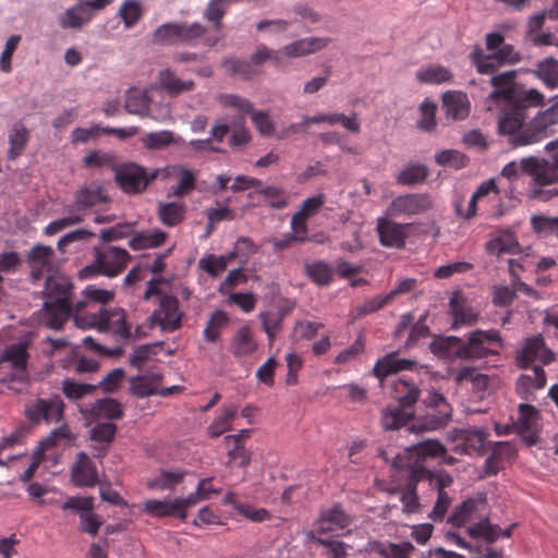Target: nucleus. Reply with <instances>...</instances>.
Returning a JSON list of instances; mask_svg holds the SVG:
<instances>
[{"label": "nucleus", "instance_id": "e2e57ef3", "mask_svg": "<svg viewBox=\"0 0 558 558\" xmlns=\"http://www.w3.org/2000/svg\"><path fill=\"white\" fill-rule=\"evenodd\" d=\"M531 226L539 236L547 238L555 233L558 227V217L533 216L531 218Z\"/></svg>", "mask_w": 558, "mask_h": 558}, {"label": "nucleus", "instance_id": "4c0bfd02", "mask_svg": "<svg viewBox=\"0 0 558 558\" xmlns=\"http://www.w3.org/2000/svg\"><path fill=\"white\" fill-rule=\"evenodd\" d=\"M542 430L541 415L538 411L525 403V446L536 445Z\"/></svg>", "mask_w": 558, "mask_h": 558}, {"label": "nucleus", "instance_id": "7ed1b4c3", "mask_svg": "<svg viewBox=\"0 0 558 558\" xmlns=\"http://www.w3.org/2000/svg\"><path fill=\"white\" fill-rule=\"evenodd\" d=\"M73 284L68 277L48 275L43 292L44 305L40 322L51 328L61 329L71 315Z\"/></svg>", "mask_w": 558, "mask_h": 558}, {"label": "nucleus", "instance_id": "f3484780", "mask_svg": "<svg viewBox=\"0 0 558 558\" xmlns=\"http://www.w3.org/2000/svg\"><path fill=\"white\" fill-rule=\"evenodd\" d=\"M523 175V159L518 161L508 162L501 170L499 177L496 179L500 191L509 199L520 201V192L518 184Z\"/></svg>", "mask_w": 558, "mask_h": 558}, {"label": "nucleus", "instance_id": "c85d7f7f", "mask_svg": "<svg viewBox=\"0 0 558 558\" xmlns=\"http://www.w3.org/2000/svg\"><path fill=\"white\" fill-rule=\"evenodd\" d=\"M26 434V428L19 427L12 434L3 438L0 444V465H7L8 462H15L26 457V453H7V451H12L16 446L23 445Z\"/></svg>", "mask_w": 558, "mask_h": 558}, {"label": "nucleus", "instance_id": "7c9ffc66", "mask_svg": "<svg viewBox=\"0 0 558 558\" xmlns=\"http://www.w3.org/2000/svg\"><path fill=\"white\" fill-rule=\"evenodd\" d=\"M420 389L413 383L405 379H398L392 386V396L399 407L413 409L420 397Z\"/></svg>", "mask_w": 558, "mask_h": 558}, {"label": "nucleus", "instance_id": "8fccbe9b", "mask_svg": "<svg viewBox=\"0 0 558 558\" xmlns=\"http://www.w3.org/2000/svg\"><path fill=\"white\" fill-rule=\"evenodd\" d=\"M231 4L228 0H209L204 11V19L213 23L216 31H220L222 26V19Z\"/></svg>", "mask_w": 558, "mask_h": 558}, {"label": "nucleus", "instance_id": "4d7b16f0", "mask_svg": "<svg viewBox=\"0 0 558 558\" xmlns=\"http://www.w3.org/2000/svg\"><path fill=\"white\" fill-rule=\"evenodd\" d=\"M61 509L80 514L81 519L82 513L85 514L94 510V498L90 496H72L61 504Z\"/></svg>", "mask_w": 558, "mask_h": 558}, {"label": "nucleus", "instance_id": "6e6d98bb", "mask_svg": "<svg viewBox=\"0 0 558 558\" xmlns=\"http://www.w3.org/2000/svg\"><path fill=\"white\" fill-rule=\"evenodd\" d=\"M198 267L213 278L219 277L226 269V260L222 256L207 254L198 260Z\"/></svg>", "mask_w": 558, "mask_h": 558}, {"label": "nucleus", "instance_id": "dca6fc26", "mask_svg": "<svg viewBox=\"0 0 558 558\" xmlns=\"http://www.w3.org/2000/svg\"><path fill=\"white\" fill-rule=\"evenodd\" d=\"M353 521V518L348 513L343 506L339 502L332 505L328 509H322L316 520L318 525V534H324L332 531L333 527L344 529L348 527Z\"/></svg>", "mask_w": 558, "mask_h": 558}, {"label": "nucleus", "instance_id": "37998d69", "mask_svg": "<svg viewBox=\"0 0 558 558\" xmlns=\"http://www.w3.org/2000/svg\"><path fill=\"white\" fill-rule=\"evenodd\" d=\"M453 75L447 68L435 64L416 72V80L424 84H442L450 82Z\"/></svg>", "mask_w": 558, "mask_h": 558}, {"label": "nucleus", "instance_id": "1a4fd4ad", "mask_svg": "<svg viewBox=\"0 0 558 558\" xmlns=\"http://www.w3.org/2000/svg\"><path fill=\"white\" fill-rule=\"evenodd\" d=\"M470 60L480 74H493L504 64L514 63L520 58L512 45L505 43L497 51L487 54L476 46L470 53Z\"/></svg>", "mask_w": 558, "mask_h": 558}, {"label": "nucleus", "instance_id": "c03bdc74", "mask_svg": "<svg viewBox=\"0 0 558 558\" xmlns=\"http://www.w3.org/2000/svg\"><path fill=\"white\" fill-rule=\"evenodd\" d=\"M305 274L317 286H328L333 280L332 267L323 260L306 264Z\"/></svg>", "mask_w": 558, "mask_h": 558}, {"label": "nucleus", "instance_id": "cd10ccee", "mask_svg": "<svg viewBox=\"0 0 558 558\" xmlns=\"http://www.w3.org/2000/svg\"><path fill=\"white\" fill-rule=\"evenodd\" d=\"M160 87L171 97H177L182 93L191 92L195 87L192 80H181L169 69L161 70L158 74Z\"/></svg>", "mask_w": 558, "mask_h": 558}, {"label": "nucleus", "instance_id": "58836bf2", "mask_svg": "<svg viewBox=\"0 0 558 558\" xmlns=\"http://www.w3.org/2000/svg\"><path fill=\"white\" fill-rule=\"evenodd\" d=\"M167 234L161 230L140 232L130 241V247L134 251L157 247L166 241Z\"/></svg>", "mask_w": 558, "mask_h": 558}, {"label": "nucleus", "instance_id": "0eeeda50", "mask_svg": "<svg viewBox=\"0 0 558 558\" xmlns=\"http://www.w3.org/2000/svg\"><path fill=\"white\" fill-rule=\"evenodd\" d=\"M130 259L131 255L125 248L111 245L105 248L96 247L94 263L81 270V277L89 278L96 274L109 278L117 277L126 268Z\"/></svg>", "mask_w": 558, "mask_h": 558}, {"label": "nucleus", "instance_id": "a19ab883", "mask_svg": "<svg viewBox=\"0 0 558 558\" xmlns=\"http://www.w3.org/2000/svg\"><path fill=\"white\" fill-rule=\"evenodd\" d=\"M184 214L185 205L183 203H160L158 206V217L168 227L179 225L183 220Z\"/></svg>", "mask_w": 558, "mask_h": 558}, {"label": "nucleus", "instance_id": "bb28decb", "mask_svg": "<svg viewBox=\"0 0 558 558\" xmlns=\"http://www.w3.org/2000/svg\"><path fill=\"white\" fill-rule=\"evenodd\" d=\"M161 380L162 375L160 373L149 372L142 376L131 378L130 389L131 392L138 398L158 395V388Z\"/></svg>", "mask_w": 558, "mask_h": 558}, {"label": "nucleus", "instance_id": "393cba45", "mask_svg": "<svg viewBox=\"0 0 558 558\" xmlns=\"http://www.w3.org/2000/svg\"><path fill=\"white\" fill-rule=\"evenodd\" d=\"M414 411L410 408L399 405H387L380 417L381 426L385 430H396L405 426L410 420L414 421Z\"/></svg>", "mask_w": 558, "mask_h": 558}, {"label": "nucleus", "instance_id": "b1692460", "mask_svg": "<svg viewBox=\"0 0 558 558\" xmlns=\"http://www.w3.org/2000/svg\"><path fill=\"white\" fill-rule=\"evenodd\" d=\"M72 481L76 486H94L97 483V470L85 452H78L72 466Z\"/></svg>", "mask_w": 558, "mask_h": 558}, {"label": "nucleus", "instance_id": "423d86ee", "mask_svg": "<svg viewBox=\"0 0 558 558\" xmlns=\"http://www.w3.org/2000/svg\"><path fill=\"white\" fill-rule=\"evenodd\" d=\"M76 326L82 329L95 328L98 331L110 332L120 340L131 337V325L126 320L123 308H100L98 312L76 318Z\"/></svg>", "mask_w": 558, "mask_h": 558}, {"label": "nucleus", "instance_id": "de8ad7c7", "mask_svg": "<svg viewBox=\"0 0 558 558\" xmlns=\"http://www.w3.org/2000/svg\"><path fill=\"white\" fill-rule=\"evenodd\" d=\"M124 107L131 114L145 116L148 113L149 97L145 92L131 89L126 95Z\"/></svg>", "mask_w": 558, "mask_h": 558}, {"label": "nucleus", "instance_id": "9b49d317", "mask_svg": "<svg viewBox=\"0 0 558 558\" xmlns=\"http://www.w3.org/2000/svg\"><path fill=\"white\" fill-rule=\"evenodd\" d=\"M25 413L27 418L35 424L59 423L63 418L64 402L60 396L48 399L38 398L26 407Z\"/></svg>", "mask_w": 558, "mask_h": 558}, {"label": "nucleus", "instance_id": "f8f14e48", "mask_svg": "<svg viewBox=\"0 0 558 558\" xmlns=\"http://www.w3.org/2000/svg\"><path fill=\"white\" fill-rule=\"evenodd\" d=\"M433 201L428 194H405L396 197L390 206L391 216H415L428 211Z\"/></svg>", "mask_w": 558, "mask_h": 558}, {"label": "nucleus", "instance_id": "f704fd0d", "mask_svg": "<svg viewBox=\"0 0 558 558\" xmlns=\"http://www.w3.org/2000/svg\"><path fill=\"white\" fill-rule=\"evenodd\" d=\"M465 380H470L472 384V391L474 398L482 400L488 388L489 378L487 375L475 373L474 369L464 367L456 374V381L462 384Z\"/></svg>", "mask_w": 558, "mask_h": 558}, {"label": "nucleus", "instance_id": "2eb2a0df", "mask_svg": "<svg viewBox=\"0 0 558 558\" xmlns=\"http://www.w3.org/2000/svg\"><path fill=\"white\" fill-rule=\"evenodd\" d=\"M166 331H174L181 326L182 313L179 310V301L173 295H162L159 302V311L151 316Z\"/></svg>", "mask_w": 558, "mask_h": 558}, {"label": "nucleus", "instance_id": "69168bd1", "mask_svg": "<svg viewBox=\"0 0 558 558\" xmlns=\"http://www.w3.org/2000/svg\"><path fill=\"white\" fill-rule=\"evenodd\" d=\"M435 160L440 166H448L454 169H462L468 163V158L460 151L447 149L438 153Z\"/></svg>", "mask_w": 558, "mask_h": 558}, {"label": "nucleus", "instance_id": "49530a36", "mask_svg": "<svg viewBox=\"0 0 558 558\" xmlns=\"http://www.w3.org/2000/svg\"><path fill=\"white\" fill-rule=\"evenodd\" d=\"M143 14L144 10L138 0H124L118 10V16L122 20L126 29L134 27Z\"/></svg>", "mask_w": 558, "mask_h": 558}, {"label": "nucleus", "instance_id": "ea45409f", "mask_svg": "<svg viewBox=\"0 0 558 558\" xmlns=\"http://www.w3.org/2000/svg\"><path fill=\"white\" fill-rule=\"evenodd\" d=\"M533 172L535 174V182L539 186L532 189L530 197L542 202H548L556 197V194H554L555 186L550 185L553 182L551 177L542 169L533 170Z\"/></svg>", "mask_w": 558, "mask_h": 558}, {"label": "nucleus", "instance_id": "2f4dec72", "mask_svg": "<svg viewBox=\"0 0 558 558\" xmlns=\"http://www.w3.org/2000/svg\"><path fill=\"white\" fill-rule=\"evenodd\" d=\"M179 505L174 499H149L144 502V511L155 518L174 517L184 520L182 512L178 513Z\"/></svg>", "mask_w": 558, "mask_h": 558}, {"label": "nucleus", "instance_id": "39448f33", "mask_svg": "<svg viewBox=\"0 0 558 558\" xmlns=\"http://www.w3.org/2000/svg\"><path fill=\"white\" fill-rule=\"evenodd\" d=\"M27 342L12 343L0 355V381L11 384V389L21 391L27 385Z\"/></svg>", "mask_w": 558, "mask_h": 558}, {"label": "nucleus", "instance_id": "a878e982", "mask_svg": "<svg viewBox=\"0 0 558 558\" xmlns=\"http://www.w3.org/2000/svg\"><path fill=\"white\" fill-rule=\"evenodd\" d=\"M462 444L457 445L454 450L466 454H483L485 452L487 433L483 429L460 430Z\"/></svg>", "mask_w": 558, "mask_h": 558}, {"label": "nucleus", "instance_id": "680f3d73", "mask_svg": "<svg viewBox=\"0 0 558 558\" xmlns=\"http://www.w3.org/2000/svg\"><path fill=\"white\" fill-rule=\"evenodd\" d=\"M153 41L162 46L177 45V22L165 23L153 34Z\"/></svg>", "mask_w": 558, "mask_h": 558}, {"label": "nucleus", "instance_id": "a18cd8bd", "mask_svg": "<svg viewBox=\"0 0 558 558\" xmlns=\"http://www.w3.org/2000/svg\"><path fill=\"white\" fill-rule=\"evenodd\" d=\"M59 437H61V438L69 437V430L65 426L54 429L47 438L43 439L39 442V445L37 446L36 450L33 452L32 456L26 454V457L22 458L20 461L32 460L38 464H41V462L45 459V452L48 449H51L56 446L57 438H59Z\"/></svg>", "mask_w": 558, "mask_h": 558}, {"label": "nucleus", "instance_id": "4be33fe9", "mask_svg": "<svg viewBox=\"0 0 558 558\" xmlns=\"http://www.w3.org/2000/svg\"><path fill=\"white\" fill-rule=\"evenodd\" d=\"M251 437V429H242L239 434L228 435L225 440L228 447V463L244 468L251 461V453L244 447V439Z\"/></svg>", "mask_w": 558, "mask_h": 558}, {"label": "nucleus", "instance_id": "20e7f679", "mask_svg": "<svg viewBox=\"0 0 558 558\" xmlns=\"http://www.w3.org/2000/svg\"><path fill=\"white\" fill-rule=\"evenodd\" d=\"M425 411L410 425L411 433L434 432L445 428L452 420V407L442 392L435 388L426 391L423 399Z\"/></svg>", "mask_w": 558, "mask_h": 558}, {"label": "nucleus", "instance_id": "603ef678", "mask_svg": "<svg viewBox=\"0 0 558 558\" xmlns=\"http://www.w3.org/2000/svg\"><path fill=\"white\" fill-rule=\"evenodd\" d=\"M428 170L424 165H410L405 167L397 177L402 185H414L425 181Z\"/></svg>", "mask_w": 558, "mask_h": 558}, {"label": "nucleus", "instance_id": "c756f323", "mask_svg": "<svg viewBox=\"0 0 558 558\" xmlns=\"http://www.w3.org/2000/svg\"><path fill=\"white\" fill-rule=\"evenodd\" d=\"M89 9L90 8L81 3H76L73 7L68 8L60 16V26L64 29H80L83 25L87 24L92 20Z\"/></svg>", "mask_w": 558, "mask_h": 558}, {"label": "nucleus", "instance_id": "0e129e2a", "mask_svg": "<svg viewBox=\"0 0 558 558\" xmlns=\"http://www.w3.org/2000/svg\"><path fill=\"white\" fill-rule=\"evenodd\" d=\"M69 216L51 221L45 228V234L54 235L70 226H74L84 221V217L78 213H74V210L71 207L69 209Z\"/></svg>", "mask_w": 558, "mask_h": 558}, {"label": "nucleus", "instance_id": "f257e3e1", "mask_svg": "<svg viewBox=\"0 0 558 558\" xmlns=\"http://www.w3.org/2000/svg\"><path fill=\"white\" fill-rule=\"evenodd\" d=\"M446 447L436 439H427L413 445L403 453L393 448L379 449V457L390 463L395 475L404 482L403 488H416L427 484L430 488H447L452 484V477L444 470H430L428 458L442 457L446 464L452 465L456 458L446 454Z\"/></svg>", "mask_w": 558, "mask_h": 558}, {"label": "nucleus", "instance_id": "72a5a7b5", "mask_svg": "<svg viewBox=\"0 0 558 558\" xmlns=\"http://www.w3.org/2000/svg\"><path fill=\"white\" fill-rule=\"evenodd\" d=\"M205 34L207 28L201 23L177 22V45L195 47Z\"/></svg>", "mask_w": 558, "mask_h": 558}, {"label": "nucleus", "instance_id": "aec40b11", "mask_svg": "<svg viewBox=\"0 0 558 558\" xmlns=\"http://www.w3.org/2000/svg\"><path fill=\"white\" fill-rule=\"evenodd\" d=\"M407 229V225H400L385 218H380L377 223L380 243L388 247H403L408 236Z\"/></svg>", "mask_w": 558, "mask_h": 558}, {"label": "nucleus", "instance_id": "79ce46f5", "mask_svg": "<svg viewBox=\"0 0 558 558\" xmlns=\"http://www.w3.org/2000/svg\"><path fill=\"white\" fill-rule=\"evenodd\" d=\"M172 174L179 177V183L172 187V195L177 197L184 196L195 189L196 173L183 166H173Z\"/></svg>", "mask_w": 558, "mask_h": 558}, {"label": "nucleus", "instance_id": "6ab92c4d", "mask_svg": "<svg viewBox=\"0 0 558 558\" xmlns=\"http://www.w3.org/2000/svg\"><path fill=\"white\" fill-rule=\"evenodd\" d=\"M329 43L328 37L301 38L283 46L280 52L288 58H301L323 50Z\"/></svg>", "mask_w": 558, "mask_h": 558}, {"label": "nucleus", "instance_id": "052dcab7", "mask_svg": "<svg viewBox=\"0 0 558 558\" xmlns=\"http://www.w3.org/2000/svg\"><path fill=\"white\" fill-rule=\"evenodd\" d=\"M218 101L225 108H232L240 114L253 111V105L246 98L233 94H222L218 96Z\"/></svg>", "mask_w": 558, "mask_h": 558}, {"label": "nucleus", "instance_id": "338daca9", "mask_svg": "<svg viewBox=\"0 0 558 558\" xmlns=\"http://www.w3.org/2000/svg\"><path fill=\"white\" fill-rule=\"evenodd\" d=\"M436 110L437 106L430 100H425L420 107L421 119L417 126L424 131L430 132L436 128Z\"/></svg>", "mask_w": 558, "mask_h": 558}, {"label": "nucleus", "instance_id": "864d4df0", "mask_svg": "<svg viewBox=\"0 0 558 558\" xmlns=\"http://www.w3.org/2000/svg\"><path fill=\"white\" fill-rule=\"evenodd\" d=\"M538 77L549 89L558 87V61L550 58L542 61L537 69Z\"/></svg>", "mask_w": 558, "mask_h": 558}, {"label": "nucleus", "instance_id": "e433bc0d", "mask_svg": "<svg viewBox=\"0 0 558 558\" xmlns=\"http://www.w3.org/2000/svg\"><path fill=\"white\" fill-rule=\"evenodd\" d=\"M29 140V132L22 123H15L9 133L10 148L8 157L16 159L22 155L27 142Z\"/></svg>", "mask_w": 558, "mask_h": 558}, {"label": "nucleus", "instance_id": "473e14b6", "mask_svg": "<svg viewBox=\"0 0 558 558\" xmlns=\"http://www.w3.org/2000/svg\"><path fill=\"white\" fill-rule=\"evenodd\" d=\"M109 201L107 194L104 193L101 187L82 189L75 195V202L71 206L74 213L80 210L89 209Z\"/></svg>", "mask_w": 558, "mask_h": 558}, {"label": "nucleus", "instance_id": "6e6552de", "mask_svg": "<svg viewBox=\"0 0 558 558\" xmlns=\"http://www.w3.org/2000/svg\"><path fill=\"white\" fill-rule=\"evenodd\" d=\"M157 170L149 173L144 167L134 162L114 167V180L118 186L128 194H138L145 191L148 184L157 178Z\"/></svg>", "mask_w": 558, "mask_h": 558}, {"label": "nucleus", "instance_id": "f03ea898", "mask_svg": "<svg viewBox=\"0 0 558 558\" xmlns=\"http://www.w3.org/2000/svg\"><path fill=\"white\" fill-rule=\"evenodd\" d=\"M517 71H507L490 78L495 87L488 98L495 102L505 101L504 114L499 120L500 134L508 135L514 147L523 145V89L515 83Z\"/></svg>", "mask_w": 558, "mask_h": 558}, {"label": "nucleus", "instance_id": "ddd939ff", "mask_svg": "<svg viewBox=\"0 0 558 558\" xmlns=\"http://www.w3.org/2000/svg\"><path fill=\"white\" fill-rule=\"evenodd\" d=\"M81 413L89 422L106 420H119L124 415L122 404L111 398L98 399L95 402L85 404L81 408Z\"/></svg>", "mask_w": 558, "mask_h": 558}, {"label": "nucleus", "instance_id": "3c124183", "mask_svg": "<svg viewBox=\"0 0 558 558\" xmlns=\"http://www.w3.org/2000/svg\"><path fill=\"white\" fill-rule=\"evenodd\" d=\"M175 143L177 140L173 133L168 130L150 132L143 137L144 147L149 150H159Z\"/></svg>", "mask_w": 558, "mask_h": 558}, {"label": "nucleus", "instance_id": "9d476101", "mask_svg": "<svg viewBox=\"0 0 558 558\" xmlns=\"http://www.w3.org/2000/svg\"><path fill=\"white\" fill-rule=\"evenodd\" d=\"M500 348V338L497 331H473L469 342L458 351L464 359H482L488 354H496Z\"/></svg>", "mask_w": 558, "mask_h": 558}, {"label": "nucleus", "instance_id": "5fc2aeb1", "mask_svg": "<svg viewBox=\"0 0 558 558\" xmlns=\"http://www.w3.org/2000/svg\"><path fill=\"white\" fill-rule=\"evenodd\" d=\"M97 386L89 384H80L73 379L66 378L62 381V391L71 400H80L83 397L93 393Z\"/></svg>", "mask_w": 558, "mask_h": 558}, {"label": "nucleus", "instance_id": "13d9d810", "mask_svg": "<svg viewBox=\"0 0 558 558\" xmlns=\"http://www.w3.org/2000/svg\"><path fill=\"white\" fill-rule=\"evenodd\" d=\"M228 322V316L222 311H216L209 318L205 329L204 338L208 342H216L220 337V328Z\"/></svg>", "mask_w": 558, "mask_h": 558}, {"label": "nucleus", "instance_id": "774afa93", "mask_svg": "<svg viewBox=\"0 0 558 558\" xmlns=\"http://www.w3.org/2000/svg\"><path fill=\"white\" fill-rule=\"evenodd\" d=\"M262 328L266 332L269 342L272 343L280 330L282 316L275 312H266L259 315Z\"/></svg>", "mask_w": 558, "mask_h": 558}, {"label": "nucleus", "instance_id": "5701e85b", "mask_svg": "<svg viewBox=\"0 0 558 558\" xmlns=\"http://www.w3.org/2000/svg\"><path fill=\"white\" fill-rule=\"evenodd\" d=\"M258 344L248 326H241L234 331L230 341V352L234 357L250 356L256 352Z\"/></svg>", "mask_w": 558, "mask_h": 558}, {"label": "nucleus", "instance_id": "a211bd4d", "mask_svg": "<svg viewBox=\"0 0 558 558\" xmlns=\"http://www.w3.org/2000/svg\"><path fill=\"white\" fill-rule=\"evenodd\" d=\"M442 107L448 118L459 121L469 117L471 102L466 93L461 90H448L442 95Z\"/></svg>", "mask_w": 558, "mask_h": 558}, {"label": "nucleus", "instance_id": "09e8293b", "mask_svg": "<svg viewBox=\"0 0 558 558\" xmlns=\"http://www.w3.org/2000/svg\"><path fill=\"white\" fill-rule=\"evenodd\" d=\"M256 193L262 195L266 204L274 209L286 208L289 204V195L279 186L267 185L257 190Z\"/></svg>", "mask_w": 558, "mask_h": 558}, {"label": "nucleus", "instance_id": "bf43d9fd", "mask_svg": "<svg viewBox=\"0 0 558 558\" xmlns=\"http://www.w3.org/2000/svg\"><path fill=\"white\" fill-rule=\"evenodd\" d=\"M185 475L186 473L180 471H162L148 483V488H172L181 484Z\"/></svg>", "mask_w": 558, "mask_h": 558}, {"label": "nucleus", "instance_id": "4468645a", "mask_svg": "<svg viewBox=\"0 0 558 558\" xmlns=\"http://www.w3.org/2000/svg\"><path fill=\"white\" fill-rule=\"evenodd\" d=\"M54 252L51 246L37 244L27 254V263L31 267V278L37 282L52 270Z\"/></svg>", "mask_w": 558, "mask_h": 558}, {"label": "nucleus", "instance_id": "412c9836", "mask_svg": "<svg viewBox=\"0 0 558 558\" xmlns=\"http://www.w3.org/2000/svg\"><path fill=\"white\" fill-rule=\"evenodd\" d=\"M415 365L416 361L410 359H401L399 357L398 352H390L376 362L373 368V374L380 381H383L384 378L388 375L405 369H413Z\"/></svg>", "mask_w": 558, "mask_h": 558}, {"label": "nucleus", "instance_id": "c9c22d12", "mask_svg": "<svg viewBox=\"0 0 558 558\" xmlns=\"http://www.w3.org/2000/svg\"><path fill=\"white\" fill-rule=\"evenodd\" d=\"M238 415V407L223 405L220 410V414L211 422L208 426V434L210 437H219L225 432L231 428L232 422Z\"/></svg>", "mask_w": 558, "mask_h": 558}]
</instances>
